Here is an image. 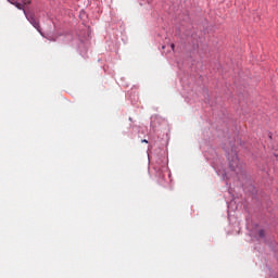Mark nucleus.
Segmentation results:
<instances>
[{"mask_svg":"<svg viewBox=\"0 0 278 278\" xmlns=\"http://www.w3.org/2000/svg\"><path fill=\"white\" fill-rule=\"evenodd\" d=\"M24 14L27 21H29L33 27H35V29L38 30L40 34V23L38 22V20H36V15H34V13H27V11H24Z\"/></svg>","mask_w":278,"mask_h":278,"instance_id":"1","label":"nucleus"},{"mask_svg":"<svg viewBox=\"0 0 278 278\" xmlns=\"http://www.w3.org/2000/svg\"><path fill=\"white\" fill-rule=\"evenodd\" d=\"M229 166L231 170H238L240 169V161L238 160V155L233 154L232 159L229 161Z\"/></svg>","mask_w":278,"mask_h":278,"instance_id":"2","label":"nucleus"},{"mask_svg":"<svg viewBox=\"0 0 278 278\" xmlns=\"http://www.w3.org/2000/svg\"><path fill=\"white\" fill-rule=\"evenodd\" d=\"M13 5H15V8H17V10H23V12H25V7L23 5V3L13 2Z\"/></svg>","mask_w":278,"mask_h":278,"instance_id":"3","label":"nucleus"},{"mask_svg":"<svg viewBox=\"0 0 278 278\" xmlns=\"http://www.w3.org/2000/svg\"><path fill=\"white\" fill-rule=\"evenodd\" d=\"M31 4V0H23V4L22 5H30Z\"/></svg>","mask_w":278,"mask_h":278,"instance_id":"4","label":"nucleus"},{"mask_svg":"<svg viewBox=\"0 0 278 278\" xmlns=\"http://www.w3.org/2000/svg\"><path fill=\"white\" fill-rule=\"evenodd\" d=\"M258 236H260V238H264V236H266V233L264 232V230H258Z\"/></svg>","mask_w":278,"mask_h":278,"instance_id":"5","label":"nucleus"},{"mask_svg":"<svg viewBox=\"0 0 278 278\" xmlns=\"http://www.w3.org/2000/svg\"><path fill=\"white\" fill-rule=\"evenodd\" d=\"M141 142H146V144L149 143V141L147 139L141 140Z\"/></svg>","mask_w":278,"mask_h":278,"instance_id":"6","label":"nucleus"},{"mask_svg":"<svg viewBox=\"0 0 278 278\" xmlns=\"http://www.w3.org/2000/svg\"><path fill=\"white\" fill-rule=\"evenodd\" d=\"M170 47H172V49L174 50V49H175V43H172Z\"/></svg>","mask_w":278,"mask_h":278,"instance_id":"7","label":"nucleus"}]
</instances>
